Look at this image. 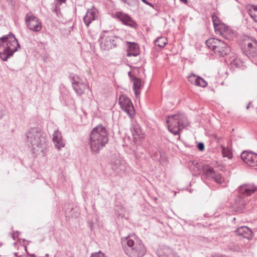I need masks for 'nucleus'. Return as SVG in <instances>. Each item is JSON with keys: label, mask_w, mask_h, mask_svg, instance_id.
<instances>
[{"label": "nucleus", "mask_w": 257, "mask_h": 257, "mask_svg": "<svg viewBox=\"0 0 257 257\" xmlns=\"http://www.w3.org/2000/svg\"><path fill=\"white\" fill-rule=\"evenodd\" d=\"M207 83L203 78L200 77H197V81H196V85L198 86L205 87L207 86Z\"/></svg>", "instance_id": "nucleus-30"}, {"label": "nucleus", "mask_w": 257, "mask_h": 257, "mask_svg": "<svg viewBox=\"0 0 257 257\" xmlns=\"http://www.w3.org/2000/svg\"><path fill=\"white\" fill-rule=\"evenodd\" d=\"M72 87L75 92L78 95H81L84 94L86 88H89V86L84 83L82 80H77L75 77L72 78Z\"/></svg>", "instance_id": "nucleus-15"}, {"label": "nucleus", "mask_w": 257, "mask_h": 257, "mask_svg": "<svg viewBox=\"0 0 257 257\" xmlns=\"http://www.w3.org/2000/svg\"><path fill=\"white\" fill-rule=\"evenodd\" d=\"M131 72H128V75H131Z\"/></svg>", "instance_id": "nucleus-49"}, {"label": "nucleus", "mask_w": 257, "mask_h": 257, "mask_svg": "<svg viewBox=\"0 0 257 257\" xmlns=\"http://www.w3.org/2000/svg\"><path fill=\"white\" fill-rule=\"evenodd\" d=\"M205 44L216 55L219 57L227 55L231 51L230 47L226 42L218 39L210 38L206 41Z\"/></svg>", "instance_id": "nucleus-5"}, {"label": "nucleus", "mask_w": 257, "mask_h": 257, "mask_svg": "<svg viewBox=\"0 0 257 257\" xmlns=\"http://www.w3.org/2000/svg\"><path fill=\"white\" fill-rule=\"evenodd\" d=\"M212 20L213 23L214 28L217 27L218 25L221 24L222 22L220 21L218 17L216 16L215 13H213L211 15Z\"/></svg>", "instance_id": "nucleus-31"}, {"label": "nucleus", "mask_w": 257, "mask_h": 257, "mask_svg": "<svg viewBox=\"0 0 257 257\" xmlns=\"http://www.w3.org/2000/svg\"><path fill=\"white\" fill-rule=\"evenodd\" d=\"M211 178L213 179L216 183L218 184L222 183L224 181V178L221 175L220 173H215Z\"/></svg>", "instance_id": "nucleus-28"}, {"label": "nucleus", "mask_w": 257, "mask_h": 257, "mask_svg": "<svg viewBox=\"0 0 257 257\" xmlns=\"http://www.w3.org/2000/svg\"><path fill=\"white\" fill-rule=\"evenodd\" d=\"M21 48L18 40L12 32L0 38V57L3 61H7Z\"/></svg>", "instance_id": "nucleus-3"}, {"label": "nucleus", "mask_w": 257, "mask_h": 257, "mask_svg": "<svg viewBox=\"0 0 257 257\" xmlns=\"http://www.w3.org/2000/svg\"><path fill=\"white\" fill-rule=\"evenodd\" d=\"M90 257H105L104 253H102L100 251L98 252H95L92 254Z\"/></svg>", "instance_id": "nucleus-34"}, {"label": "nucleus", "mask_w": 257, "mask_h": 257, "mask_svg": "<svg viewBox=\"0 0 257 257\" xmlns=\"http://www.w3.org/2000/svg\"><path fill=\"white\" fill-rule=\"evenodd\" d=\"M133 90L136 97H138L140 94V89L142 87V80L140 78L133 77Z\"/></svg>", "instance_id": "nucleus-22"}, {"label": "nucleus", "mask_w": 257, "mask_h": 257, "mask_svg": "<svg viewBox=\"0 0 257 257\" xmlns=\"http://www.w3.org/2000/svg\"><path fill=\"white\" fill-rule=\"evenodd\" d=\"M256 187L252 184H245L240 186L238 192L242 196H249L256 190Z\"/></svg>", "instance_id": "nucleus-16"}, {"label": "nucleus", "mask_w": 257, "mask_h": 257, "mask_svg": "<svg viewBox=\"0 0 257 257\" xmlns=\"http://www.w3.org/2000/svg\"><path fill=\"white\" fill-rule=\"evenodd\" d=\"M197 149L200 151H203L204 150V145L203 143L200 142L197 144Z\"/></svg>", "instance_id": "nucleus-36"}, {"label": "nucleus", "mask_w": 257, "mask_h": 257, "mask_svg": "<svg viewBox=\"0 0 257 257\" xmlns=\"http://www.w3.org/2000/svg\"><path fill=\"white\" fill-rule=\"evenodd\" d=\"M222 154L223 157H227L229 159L232 158V154L230 151L225 149L224 147L222 148Z\"/></svg>", "instance_id": "nucleus-32"}, {"label": "nucleus", "mask_w": 257, "mask_h": 257, "mask_svg": "<svg viewBox=\"0 0 257 257\" xmlns=\"http://www.w3.org/2000/svg\"><path fill=\"white\" fill-rule=\"evenodd\" d=\"M216 34L221 35L227 40H231L234 34L231 30L228 28L224 23H221L214 28Z\"/></svg>", "instance_id": "nucleus-12"}, {"label": "nucleus", "mask_w": 257, "mask_h": 257, "mask_svg": "<svg viewBox=\"0 0 257 257\" xmlns=\"http://www.w3.org/2000/svg\"><path fill=\"white\" fill-rule=\"evenodd\" d=\"M235 232L237 235L246 238H249L252 235V231L246 226L238 227L236 229Z\"/></svg>", "instance_id": "nucleus-20"}, {"label": "nucleus", "mask_w": 257, "mask_h": 257, "mask_svg": "<svg viewBox=\"0 0 257 257\" xmlns=\"http://www.w3.org/2000/svg\"><path fill=\"white\" fill-rule=\"evenodd\" d=\"M245 53L248 57L257 56V41L254 38H251V42L245 44Z\"/></svg>", "instance_id": "nucleus-14"}, {"label": "nucleus", "mask_w": 257, "mask_h": 257, "mask_svg": "<svg viewBox=\"0 0 257 257\" xmlns=\"http://www.w3.org/2000/svg\"><path fill=\"white\" fill-rule=\"evenodd\" d=\"M119 104L121 108L131 117L135 114V109L131 99L124 95L119 97Z\"/></svg>", "instance_id": "nucleus-8"}, {"label": "nucleus", "mask_w": 257, "mask_h": 257, "mask_svg": "<svg viewBox=\"0 0 257 257\" xmlns=\"http://www.w3.org/2000/svg\"><path fill=\"white\" fill-rule=\"evenodd\" d=\"M142 1L143 3H144L145 4H146V5L150 6V7H151L153 8H154V5L153 4H152V3H149L147 0H142Z\"/></svg>", "instance_id": "nucleus-37"}, {"label": "nucleus", "mask_w": 257, "mask_h": 257, "mask_svg": "<svg viewBox=\"0 0 257 257\" xmlns=\"http://www.w3.org/2000/svg\"><path fill=\"white\" fill-rule=\"evenodd\" d=\"M123 249L126 254H127L128 256H132V253L128 250L127 248H126L125 246L123 247Z\"/></svg>", "instance_id": "nucleus-38"}, {"label": "nucleus", "mask_w": 257, "mask_h": 257, "mask_svg": "<svg viewBox=\"0 0 257 257\" xmlns=\"http://www.w3.org/2000/svg\"><path fill=\"white\" fill-rule=\"evenodd\" d=\"M45 257H49V254L46 253V254H45Z\"/></svg>", "instance_id": "nucleus-45"}, {"label": "nucleus", "mask_w": 257, "mask_h": 257, "mask_svg": "<svg viewBox=\"0 0 257 257\" xmlns=\"http://www.w3.org/2000/svg\"><path fill=\"white\" fill-rule=\"evenodd\" d=\"M31 256H33V257H34V256H35V254H32V255H31Z\"/></svg>", "instance_id": "nucleus-48"}, {"label": "nucleus", "mask_w": 257, "mask_h": 257, "mask_svg": "<svg viewBox=\"0 0 257 257\" xmlns=\"http://www.w3.org/2000/svg\"><path fill=\"white\" fill-rule=\"evenodd\" d=\"M125 242L137 256L142 257L146 253V249L142 240L139 238H135L134 240L126 237L123 240V243Z\"/></svg>", "instance_id": "nucleus-7"}, {"label": "nucleus", "mask_w": 257, "mask_h": 257, "mask_svg": "<svg viewBox=\"0 0 257 257\" xmlns=\"http://www.w3.org/2000/svg\"><path fill=\"white\" fill-rule=\"evenodd\" d=\"M170 253L164 257H178L177 253L172 250H169Z\"/></svg>", "instance_id": "nucleus-35"}, {"label": "nucleus", "mask_w": 257, "mask_h": 257, "mask_svg": "<svg viewBox=\"0 0 257 257\" xmlns=\"http://www.w3.org/2000/svg\"><path fill=\"white\" fill-rule=\"evenodd\" d=\"M169 131L174 135L179 134L180 131L188 124L186 116L183 113L174 114L169 116L167 119Z\"/></svg>", "instance_id": "nucleus-4"}, {"label": "nucleus", "mask_w": 257, "mask_h": 257, "mask_svg": "<svg viewBox=\"0 0 257 257\" xmlns=\"http://www.w3.org/2000/svg\"><path fill=\"white\" fill-rule=\"evenodd\" d=\"M230 65L232 67H239L241 65V62L238 58L234 57L231 59Z\"/></svg>", "instance_id": "nucleus-29"}, {"label": "nucleus", "mask_w": 257, "mask_h": 257, "mask_svg": "<svg viewBox=\"0 0 257 257\" xmlns=\"http://www.w3.org/2000/svg\"><path fill=\"white\" fill-rule=\"evenodd\" d=\"M97 10L95 8L88 9L83 18V22L88 27L91 22L95 19Z\"/></svg>", "instance_id": "nucleus-17"}, {"label": "nucleus", "mask_w": 257, "mask_h": 257, "mask_svg": "<svg viewBox=\"0 0 257 257\" xmlns=\"http://www.w3.org/2000/svg\"><path fill=\"white\" fill-rule=\"evenodd\" d=\"M107 35H104V38L100 37L99 39L100 48L102 50H109L117 47L121 42L122 39L110 32H104Z\"/></svg>", "instance_id": "nucleus-6"}, {"label": "nucleus", "mask_w": 257, "mask_h": 257, "mask_svg": "<svg viewBox=\"0 0 257 257\" xmlns=\"http://www.w3.org/2000/svg\"><path fill=\"white\" fill-rule=\"evenodd\" d=\"M56 3L54 5V6L51 8L52 12L56 13L57 16H59V14H60V9L59 8V6L62 5V3H65L66 0H55Z\"/></svg>", "instance_id": "nucleus-24"}, {"label": "nucleus", "mask_w": 257, "mask_h": 257, "mask_svg": "<svg viewBox=\"0 0 257 257\" xmlns=\"http://www.w3.org/2000/svg\"><path fill=\"white\" fill-rule=\"evenodd\" d=\"M108 132L102 124L94 127L89 135V145L91 152L99 153L108 142Z\"/></svg>", "instance_id": "nucleus-1"}, {"label": "nucleus", "mask_w": 257, "mask_h": 257, "mask_svg": "<svg viewBox=\"0 0 257 257\" xmlns=\"http://www.w3.org/2000/svg\"><path fill=\"white\" fill-rule=\"evenodd\" d=\"M203 171L208 177L211 178L216 173L213 167L208 166L203 168Z\"/></svg>", "instance_id": "nucleus-27"}, {"label": "nucleus", "mask_w": 257, "mask_h": 257, "mask_svg": "<svg viewBox=\"0 0 257 257\" xmlns=\"http://www.w3.org/2000/svg\"><path fill=\"white\" fill-rule=\"evenodd\" d=\"M123 3H126L128 5L130 6L131 4L130 3H128L127 2V0H121Z\"/></svg>", "instance_id": "nucleus-43"}, {"label": "nucleus", "mask_w": 257, "mask_h": 257, "mask_svg": "<svg viewBox=\"0 0 257 257\" xmlns=\"http://www.w3.org/2000/svg\"><path fill=\"white\" fill-rule=\"evenodd\" d=\"M53 141L55 144L56 147L58 150L65 146V143L62 140L61 134L58 131H55L54 132Z\"/></svg>", "instance_id": "nucleus-19"}, {"label": "nucleus", "mask_w": 257, "mask_h": 257, "mask_svg": "<svg viewBox=\"0 0 257 257\" xmlns=\"http://www.w3.org/2000/svg\"><path fill=\"white\" fill-rule=\"evenodd\" d=\"M167 43V39L163 37H159L155 41V45L160 48L164 47Z\"/></svg>", "instance_id": "nucleus-26"}, {"label": "nucleus", "mask_w": 257, "mask_h": 257, "mask_svg": "<svg viewBox=\"0 0 257 257\" xmlns=\"http://www.w3.org/2000/svg\"><path fill=\"white\" fill-rule=\"evenodd\" d=\"M4 115V112L0 110V119H1Z\"/></svg>", "instance_id": "nucleus-41"}, {"label": "nucleus", "mask_w": 257, "mask_h": 257, "mask_svg": "<svg viewBox=\"0 0 257 257\" xmlns=\"http://www.w3.org/2000/svg\"><path fill=\"white\" fill-rule=\"evenodd\" d=\"M233 206L236 211L239 212H241L245 209V201L242 195H238L235 198Z\"/></svg>", "instance_id": "nucleus-18"}, {"label": "nucleus", "mask_w": 257, "mask_h": 257, "mask_svg": "<svg viewBox=\"0 0 257 257\" xmlns=\"http://www.w3.org/2000/svg\"><path fill=\"white\" fill-rule=\"evenodd\" d=\"M181 2L186 4L188 3L187 0H180Z\"/></svg>", "instance_id": "nucleus-42"}, {"label": "nucleus", "mask_w": 257, "mask_h": 257, "mask_svg": "<svg viewBox=\"0 0 257 257\" xmlns=\"http://www.w3.org/2000/svg\"><path fill=\"white\" fill-rule=\"evenodd\" d=\"M198 76H196L194 74L190 75L188 77V81L192 84L196 85V81H197V78Z\"/></svg>", "instance_id": "nucleus-33"}, {"label": "nucleus", "mask_w": 257, "mask_h": 257, "mask_svg": "<svg viewBox=\"0 0 257 257\" xmlns=\"http://www.w3.org/2000/svg\"><path fill=\"white\" fill-rule=\"evenodd\" d=\"M250 104V102L249 103L248 105L246 106V108L248 109L249 107V105Z\"/></svg>", "instance_id": "nucleus-44"}, {"label": "nucleus", "mask_w": 257, "mask_h": 257, "mask_svg": "<svg viewBox=\"0 0 257 257\" xmlns=\"http://www.w3.org/2000/svg\"><path fill=\"white\" fill-rule=\"evenodd\" d=\"M211 257H226V256L224 255H221L219 254H212L211 255Z\"/></svg>", "instance_id": "nucleus-39"}, {"label": "nucleus", "mask_w": 257, "mask_h": 257, "mask_svg": "<svg viewBox=\"0 0 257 257\" xmlns=\"http://www.w3.org/2000/svg\"><path fill=\"white\" fill-rule=\"evenodd\" d=\"M128 50H127V56H137L138 55L139 46L137 44L135 43L128 42Z\"/></svg>", "instance_id": "nucleus-21"}, {"label": "nucleus", "mask_w": 257, "mask_h": 257, "mask_svg": "<svg viewBox=\"0 0 257 257\" xmlns=\"http://www.w3.org/2000/svg\"><path fill=\"white\" fill-rule=\"evenodd\" d=\"M24 247L25 248V250L27 251V247L25 245H24Z\"/></svg>", "instance_id": "nucleus-46"}, {"label": "nucleus", "mask_w": 257, "mask_h": 257, "mask_svg": "<svg viewBox=\"0 0 257 257\" xmlns=\"http://www.w3.org/2000/svg\"><path fill=\"white\" fill-rule=\"evenodd\" d=\"M115 17L119 21L121 22L122 24L131 28H136L137 26L136 23L126 14L121 12H117L115 14Z\"/></svg>", "instance_id": "nucleus-13"}, {"label": "nucleus", "mask_w": 257, "mask_h": 257, "mask_svg": "<svg viewBox=\"0 0 257 257\" xmlns=\"http://www.w3.org/2000/svg\"><path fill=\"white\" fill-rule=\"evenodd\" d=\"M110 165L112 170L117 174L123 172L126 168L125 161L120 157L112 158Z\"/></svg>", "instance_id": "nucleus-9"}, {"label": "nucleus", "mask_w": 257, "mask_h": 257, "mask_svg": "<svg viewBox=\"0 0 257 257\" xmlns=\"http://www.w3.org/2000/svg\"><path fill=\"white\" fill-rule=\"evenodd\" d=\"M26 23L29 29L33 31L39 32L42 29L41 22L35 16L26 15Z\"/></svg>", "instance_id": "nucleus-11"}, {"label": "nucleus", "mask_w": 257, "mask_h": 257, "mask_svg": "<svg viewBox=\"0 0 257 257\" xmlns=\"http://www.w3.org/2000/svg\"><path fill=\"white\" fill-rule=\"evenodd\" d=\"M15 255L16 256H18V253L15 252Z\"/></svg>", "instance_id": "nucleus-47"}, {"label": "nucleus", "mask_w": 257, "mask_h": 257, "mask_svg": "<svg viewBox=\"0 0 257 257\" xmlns=\"http://www.w3.org/2000/svg\"><path fill=\"white\" fill-rule=\"evenodd\" d=\"M19 233V231H17L13 234L12 237L14 240H15L16 237L18 236Z\"/></svg>", "instance_id": "nucleus-40"}, {"label": "nucleus", "mask_w": 257, "mask_h": 257, "mask_svg": "<svg viewBox=\"0 0 257 257\" xmlns=\"http://www.w3.org/2000/svg\"><path fill=\"white\" fill-rule=\"evenodd\" d=\"M248 14L250 17L257 22V6H252L248 10Z\"/></svg>", "instance_id": "nucleus-25"}, {"label": "nucleus", "mask_w": 257, "mask_h": 257, "mask_svg": "<svg viewBox=\"0 0 257 257\" xmlns=\"http://www.w3.org/2000/svg\"><path fill=\"white\" fill-rule=\"evenodd\" d=\"M132 131L134 139H142L144 138L141 129L139 125H134Z\"/></svg>", "instance_id": "nucleus-23"}, {"label": "nucleus", "mask_w": 257, "mask_h": 257, "mask_svg": "<svg viewBox=\"0 0 257 257\" xmlns=\"http://www.w3.org/2000/svg\"><path fill=\"white\" fill-rule=\"evenodd\" d=\"M26 145L32 151L43 153L47 147L46 138L43 132L38 127L30 128L25 134Z\"/></svg>", "instance_id": "nucleus-2"}, {"label": "nucleus", "mask_w": 257, "mask_h": 257, "mask_svg": "<svg viewBox=\"0 0 257 257\" xmlns=\"http://www.w3.org/2000/svg\"><path fill=\"white\" fill-rule=\"evenodd\" d=\"M240 157L242 161L248 166H257V154L251 151H244L241 153Z\"/></svg>", "instance_id": "nucleus-10"}]
</instances>
